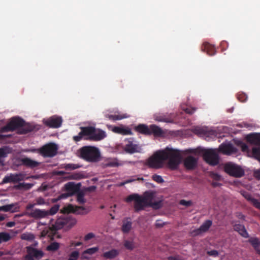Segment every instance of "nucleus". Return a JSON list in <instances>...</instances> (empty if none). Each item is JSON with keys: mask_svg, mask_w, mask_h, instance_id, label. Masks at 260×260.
<instances>
[{"mask_svg": "<svg viewBox=\"0 0 260 260\" xmlns=\"http://www.w3.org/2000/svg\"><path fill=\"white\" fill-rule=\"evenodd\" d=\"M182 159L180 151L166 147L164 150H158L149 157L146 162L150 168L158 169L163 167L164 162L168 160V165L172 170H176Z\"/></svg>", "mask_w": 260, "mask_h": 260, "instance_id": "1", "label": "nucleus"}, {"mask_svg": "<svg viewBox=\"0 0 260 260\" xmlns=\"http://www.w3.org/2000/svg\"><path fill=\"white\" fill-rule=\"evenodd\" d=\"M81 132L77 136L73 137V140L75 142H79L83 138L85 140L100 141L107 137L106 133L105 131L101 129H96L93 126H81L80 127Z\"/></svg>", "mask_w": 260, "mask_h": 260, "instance_id": "2", "label": "nucleus"}, {"mask_svg": "<svg viewBox=\"0 0 260 260\" xmlns=\"http://www.w3.org/2000/svg\"><path fill=\"white\" fill-rule=\"evenodd\" d=\"M24 121L18 117L12 118L6 125L2 127L0 129L1 133L12 132L16 129L20 128V134H25L31 131L30 128H23Z\"/></svg>", "mask_w": 260, "mask_h": 260, "instance_id": "3", "label": "nucleus"}, {"mask_svg": "<svg viewBox=\"0 0 260 260\" xmlns=\"http://www.w3.org/2000/svg\"><path fill=\"white\" fill-rule=\"evenodd\" d=\"M79 152L81 158L88 162H96L101 156L99 149L94 146H84Z\"/></svg>", "mask_w": 260, "mask_h": 260, "instance_id": "4", "label": "nucleus"}, {"mask_svg": "<svg viewBox=\"0 0 260 260\" xmlns=\"http://www.w3.org/2000/svg\"><path fill=\"white\" fill-rule=\"evenodd\" d=\"M153 196L152 193H149L146 197H142L138 194H132L128 196L126 199L127 202L134 201V209L136 212L144 209L146 205H147V200L149 199H152Z\"/></svg>", "mask_w": 260, "mask_h": 260, "instance_id": "5", "label": "nucleus"}, {"mask_svg": "<svg viewBox=\"0 0 260 260\" xmlns=\"http://www.w3.org/2000/svg\"><path fill=\"white\" fill-rule=\"evenodd\" d=\"M135 129L137 132L145 135L153 134L155 136H160L162 134L161 129L155 124H152L149 127L146 124H140L136 127Z\"/></svg>", "mask_w": 260, "mask_h": 260, "instance_id": "6", "label": "nucleus"}, {"mask_svg": "<svg viewBox=\"0 0 260 260\" xmlns=\"http://www.w3.org/2000/svg\"><path fill=\"white\" fill-rule=\"evenodd\" d=\"M57 150L58 146L56 144L49 143L37 150H34L32 151H37L44 157H52L56 155Z\"/></svg>", "mask_w": 260, "mask_h": 260, "instance_id": "7", "label": "nucleus"}, {"mask_svg": "<svg viewBox=\"0 0 260 260\" xmlns=\"http://www.w3.org/2000/svg\"><path fill=\"white\" fill-rule=\"evenodd\" d=\"M224 170L229 175L236 178H240L244 175V171L241 167L231 162L224 165Z\"/></svg>", "mask_w": 260, "mask_h": 260, "instance_id": "8", "label": "nucleus"}, {"mask_svg": "<svg viewBox=\"0 0 260 260\" xmlns=\"http://www.w3.org/2000/svg\"><path fill=\"white\" fill-rule=\"evenodd\" d=\"M204 160L210 165L214 166L219 163V156L217 152L214 149H207L204 151Z\"/></svg>", "mask_w": 260, "mask_h": 260, "instance_id": "9", "label": "nucleus"}, {"mask_svg": "<svg viewBox=\"0 0 260 260\" xmlns=\"http://www.w3.org/2000/svg\"><path fill=\"white\" fill-rule=\"evenodd\" d=\"M81 183L75 184L73 182H69L64 185L65 190L68 192L66 194H62L61 197L66 198L72 196L80 190Z\"/></svg>", "mask_w": 260, "mask_h": 260, "instance_id": "10", "label": "nucleus"}, {"mask_svg": "<svg viewBox=\"0 0 260 260\" xmlns=\"http://www.w3.org/2000/svg\"><path fill=\"white\" fill-rule=\"evenodd\" d=\"M70 220L64 215L56 219L54 224L51 226V230L55 233L58 230L62 229L65 225H68Z\"/></svg>", "mask_w": 260, "mask_h": 260, "instance_id": "11", "label": "nucleus"}, {"mask_svg": "<svg viewBox=\"0 0 260 260\" xmlns=\"http://www.w3.org/2000/svg\"><path fill=\"white\" fill-rule=\"evenodd\" d=\"M85 208L82 206H74L72 204H69L67 206L64 207L62 212L63 213H75L77 214H86L87 212H84Z\"/></svg>", "mask_w": 260, "mask_h": 260, "instance_id": "12", "label": "nucleus"}, {"mask_svg": "<svg viewBox=\"0 0 260 260\" xmlns=\"http://www.w3.org/2000/svg\"><path fill=\"white\" fill-rule=\"evenodd\" d=\"M62 122V120L61 117L55 116L43 120V123L45 125L52 128H58L60 127Z\"/></svg>", "mask_w": 260, "mask_h": 260, "instance_id": "13", "label": "nucleus"}, {"mask_svg": "<svg viewBox=\"0 0 260 260\" xmlns=\"http://www.w3.org/2000/svg\"><path fill=\"white\" fill-rule=\"evenodd\" d=\"M27 215L30 217L39 219L47 217V212L45 210L35 209L28 212Z\"/></svg>", "mask_w": 260, "mask_h": 260, "instance_id": "14", "label": "nucleus"}, {"mask_svg": "<svg viewBox=\"0 0 260 260\" xmlns=\"http://www.w3.org/2000/svg\"><path fill=\"white\" fill-rule=\"evenodd\" d=\"M219 152L226 155H230L237 151V149L231 143L222 144L218 149Z\"/></svg>", "mask_w": 260, "mask_h": 260, "instance_id": "15", "label": "nucleus"}, {"mask_svg": "<svg viewBox=\"0 0 260 260\" xmlns=\"http://www.w3.org/2000/svg\"><path fill=\"white\" fill-rule=\"evenodd\" d=\"M26 251L27 252V255H30V257L38 259L42 258L44 256V252L41 250H38L32 246L26 247Z\"/></svg>", "mask_w": 260, "mask_h": 260, "instance_id": "16", "label": "nucleus"}, {"mask_svg": "<svg viewBox=\"0 0 260 260\" xmlns=\"http://www.w3.org/2000/svg\"><path fill=\"white\" fill-rule=\"evenodd\" d=\"M212 224V221L211 220H206L199 229L193 230L192 232L195 235L201 234L203 233L207 232Z\"/></svg>", "mask_w": 260, "mask_h": 260, "instance_id": "17", "label": "nucleus"}, {"mask_svg": "<svg viewBox=\"0 0 260 260\" xmlns=\"http://www.w3.org/2000/svg\"><path fill=\"white\" fill-rule=\"evenodd\" d=\"M197 159L192 156H187L184 160V166L188 170H193L197 165Z\"/></svg>", "mask_w": 260, "mask_h": 260, "instance_id": "18", "label": "nucleus"}, {"mask_svg": "<svg viewBox=\"0 0 260 260\" xmlns=\"http://www.w3.org/2000/svg\"><path fill=\"white\" fill-rule=\"evenodd\" d=\"M247 142L251 144L260 146V134H251L247 136Z\"/></svg>", "mask_w": 260, "mask_h": 260, "instance_id": "19", "label": "nucleus"}, {"mask_svg": "<svg viewBox=\"0 0 260 260\" xmlns=\"http://www.w3.org/2000/svg\"><path fill=\"white\" fill-rule=\"evenodd\" d=\"M21 165L26 167L34 168L38 167L40 165V162L31 159L28 157L22 158L20 159Z\"/></svg>", "mask_w": 260, "mask_h": 260, "instance_id": "20", "label": "nucleus"}, {"mask_svg": "<svg viewBox=\"0 0 260 260\" xmlns=\"http://www.w3.org/2000/svg\"><path fill=\"white\" fill-rule=\"evenodd\" d=\"M202 50L206 52L209 55H214L216 54L215 47L209 43H204L202 46Z\"/></svg>", "mask_w": 260, "mask_h": 260, "instance_id": "21", "label": "nucleus"}, {"mask_svg": "<svg viewBox=\"0 0 260 260\" xmlns=\"http://www.w3.org/2000/svg\"><path fill=\"white\" fill-rule=\"evenodd\" d=\"M196 134L199 135L209 136L214 134V132L212 130H209L207 127H197L194 129Z\"/></svg>", "mask_w": 260, "mask_h": 260, "instance_id": "22", "label": "nucleus"}, {"mask_svg": "<svg viewBox=\"0 0 260 260\" xmlns=\"http://www.w3.org/2000/svg\"><path fill=\"white\" fill-rule=\"evenodd\" d=\"M119 254V251L115 249H112L111 250L104 252L102 256L107 259H111L116 257Z\"/></svg>", "mask_w": 260, "mask_h": 260, "instance_id": "23", "label": "nucleus"}, {"mask_svg": "<svg viewBox=\"0 0 260 260\" xmlns=\"http://www.w3.org/2000/svg\"><path fill=\"white\" fill-rule=\"evenodd\" d=\"M138 145L134 144L132 142H128V144H126L124 148V151L130 154L138 152Z\"/></svg>", "mask_w": 260, "mask_h": 260, "instance_id": "24", "label": "nucleus"}, {"mask_svg": "<svg viewBox=\"0 0 260 260\" xmlns=\"http://www.w3.org/2000/svg\"><path fill=\"white\" fill-rule=\"evenodd\" d=\"M234 230L238 232L242 237L248 238L249 235L245 226L240 224H236L234 226Z\"/></svg>", "mask_w": 260, "mask_h": 260, "instance_id": "25", "label": "nucleus"}, {"mask_svg": "<svg viewBox=\"0 0 260 260\" xmlns=\"http://www.w3.org/2000/svg\"><path fill=\"white\" fill-rule=\"evenodd\" d=\"M155 119L159 122H165L167 123H173V119L170 116H167L164 114L156 115Z\"/></svg>", "mask_w": 260, "mask_h": 260, "instance_id": "26", "label": "nucleus"}, {"mask_svg": "<svg viewBox=\"0 0 260 260\" xmlns=\"http://www.w3.org/2000/svg\"><path fill=\"white\" fill-rule=\"evenodd\" d=\"M153 198V196H152V199H149L147 200V205L155 209H158L160 208L162 205V202L161 201L153 202L152 201Z\"/></svg>", "mask_w": 260, "mask_h": 260, "instance_id": "27", "label": "nucleus"}, {"mask_svg": "<svg viewBox=\"0 0 260 260\" xmlns=\"http://www.w3.org/2000/svg\"><path fill=\"white\" fill-rule=\"evenodd\" d=\"M113 131L116 133L124 135H132V134L130 129L124 128L118 126H115L113 129Z\"/></svg>", "mask_w": 260, "mask_h": 260, "instance_id": "28", "label": "nucleus"}, {"mask_svg": "<svg viewBox=\"0 0 260 260\" xmlns=\"http://www.w3.org/2000/svg\"><path fill=\"white\" fill-rule=\"evenodd\" d=\"M132 223L131 221L123 220L121 227L122 231L124 233H128L132 229Z\"/></svg>", "mask_w": 260, "mask_h": 260, "instance_id": "29", "label": "nucleus"}, {"mask_svg": "<svg viewBox=\"0 0 260 260\" xmlns=\"http://www.w3.org/2000/svg\"><path fill=\"white\" fill-rule=\"evenodd\" d=\"M121 165L116 158L109 159L106 161L105 166L107 167H116Z\"/></svg>", "mask_w": 260, "mask_h": 260, "instance_id": "30", "label": "nucleus"}, {"mask_svg": "<svg viewBox=\"0 0 260 260\" xmlns=\"http://www.w3.org/2000/svg\"><path fill=\"white\" fill-rule=\"evenodd\" d=\"M250 243L256 250V252L258 253L259 247H260V241L257 238H252L249 240Z\"/></svg>", "mask_w": 260, "mask_h": 260, "instance_id": "31", "label": "nucleus"}, {"mask_svg": "<svg viewBox=\"0 0 260 260\" xmlns=\"http://www.w3.org/2000/svg\"><path fill=\"white\" fill-rule=\"evenodd\" d=\"M12 238L10 234L7 232L0 233V244L3 242H7Z\"/></svg>", "mask_w": 260, "mask_h": 260, "instance_id": "32", "label": "nucleus"}, {"mask_svg": "<svg viewBox=\"0 0 260 260\" xmlns=\"http://www.w3.org/2000/svg\"><path fill=\"white\" fill-rule=\"evenodd\" d=\"M59 248V244L56 242L51 243L46 247V250L48 251L54 252L58 250Z\"/></svg>", "mask_w": 260, "mask_h": 260, "instance_id": "33", "label": "nucleus"}, {"mask_svg": "<svg viewBox=\"0 0 260 260\" xmlns=\"http://www.w3.org/2000/svg\"><path fill=\"white\" fill-rule=\"evenodd\" d=\"M34 186L33 184L28 183H19L18 185L15 186V188L17 189H25L26 190L29 189Z\"/></svg>", "mask_w": 260, "mask_h": 260, "instance_id": "34", "label": "nucleus"}, {"mask_svg": "<svg viewBox=\"0 0 260 260\" xmlns=\"http://www.w3.org/2000/svg\"><path fill=\"white\" fill-rule=\"evenodd\" d=\"M56 233H54L51 230V226L48 228H45L44 230H43L41 232V236L42 237H45L46 236H48L49 237H51L52 238V237L55 235Z\"/></svg>", "mask_w": 260, "mask_h": 260, "instance_id": "35", "label": "nucleus"}, {"mask_svg": "<svg viewBox=\"0 0 260 260\" xmlns=\"http://www.w3.org/2000/svg\"><path fill=\"white\" fill-rule=\"evenodd\" d=\"M245 198L247 200L250 201L254 207L260 209V202H259L257 199L253 198L249 194H247Z\"/></svg>", "mask_w": 260, "mask_h": 260, "instance_id": "36", "label": "nucleus"}, {"mask_svg": "<svg viewBox=\"0 0 260 260\" xmlns=\"http://www.w3.org/2000/svg\"><path fill=\"white\" fill-rule=\"evenodd\" d=\"M123 246L127 250H133L135 248V243L133 241L125 240L123 241Z\"/></svg>", "mask_w": 260, "mask_h": 260, "instance_id": "37", "label": "nucleus"}, {"mask_svg": "<svg viewBox=\"0 0 260 260\" xmlns=\"http://www.w3.org/2000/svg\"><path fill=\"white\" fill-rule=\"evenodd\" d=\"M12 177L13 183H17L23 180V176L22 174H11Z\"/></svg>", "mask_w": 260, "mask_h": 260, "instance_id": "38", "label": "nucleus"}, {"mask_svg": "<svg viewBox=\"0 0 260 260\" xmlns=\"http://www.w3.org/2000/svg\"><path fill=\"white\" fill-rule=\"evenodd\" d=\"M9 151L7 147H2L0 148V164L3 162L2 158L7 157Z\"/></svg>", "mask_w": 260, "mask_h": 260, "instance_id": "39", "label": "nucleus"}, {"mask_svg": "<svg viewBox=\"0 0 260 260\" xmlns=\"http://www.w3.org/2000/svg\"><path fill=\"white\" fill-rule=\"evenodd\" d=\"M77 194V200L80 204H84L85 202L84 199V193L83 191H79L76 192Z\"/></svg>", "mask_w": 260, "mask_h": 260, "instance_id": "40", "label": "nucleus"}, {"mask_svg": "<svg viewBox=\"0 0 260 260\" xmlns=\"http://www.w3.org/2000/svg\"><path fill=\"white\" fill-rule=\"evenodd\" d=\"M106 117L108 118L109 119L116 121L118 120H121L122 119H123L124 118H126V116H122L121 115H106Z\"/></svg>", "mask_w": 260, "mask_h": 260, "instance_id": "41", "label": "nucleus"}, {"mask_svg": "<svg viewBox=\"0 0 260 260\" xmlns=\"http://www.w3.org/2000/svg\"><path fill=\"white\" fill-rule=\"evenodd\" d=\"M59 206L55 205L52 207L49 210H46L47 212V216L49 215H53L57 213L59 210Z\"/></svg>", "mask_w": 260, "mask_h": 260, "instance_id": "42", "label": "nucleus"}, {"mask_svg": "<svg viewBox=\"0 0 260 260\" xmlns=\"http://www.w3.org/2000/svg\"><path fill=\"white\" fill-rule=\"evenodd\" d=\"M252 153L253 156L260 161V148L259 147H253L252 149Z\"/></svg>", "mask_w": 260, "mask_h": 260, "instance_id": "43", "label": "nucleus"}, {"mask_svg": "<svg viewBox=\"0 0 260 260\" xmlns=\"http://www.w3.org/2000/svg\"><path fill=\"white\" fill-rule=\"evenodd\" d=\"M99 250L98 247H94L89 248L84 251V253L88 254L89 255L93 254Z\"/></svg>", "mask_w": 260, "mask_h": 260, "instance_id": "44", "label": "nucleus"}, {"mask_svg": "<svg viewBox=\"0 0 260 260\" xmlns=\"http://www.w3.org/2000/svg\"><path fill=\"white\" fill-rule=\"evenodd\" d=\"M79 256V252L78 251H74L71 253L68 260H77Z\"/></svg>", "mask_w": 260, "mask_h": 260, "instance_id": "45", "label": "nucleus"}, {"mask_svg": "<svg viewBox=\"0 0 260 260\" xmlns=\"http://www.w3.org/2000/svg\"><path fill=\"white\" fill-rule=\"evenodd\" d=\"M237 99L241 102H245L247 99V95L244 93H238L237 94Z\"/></svg>", "mask_w": 260, "mask_h": 260, "instance_id": "46", "label": "nucleus"}, {"mask_svg": "<svg viewBox=\"0 0 260 260\" xmlns=\"http://www.w3.org/2000/svg\"><path fill=\"white\" fill-rule=\"evenodd\" d=\"M14 207L13 204L6 205L0 207V211H3L5 212H8L11 211Z\"/></svg>", "mask_w": 260, "mask_h": 260, "instance_id": "47", "label": "nucleus"}, {"mask_svg": "<svg viewBox=\"0 0 260 260\" xmlns=\"http://www.w3.org/2000/svg\"><path fill=\"white\" fill-rule=\"evenodd\" d=\"M152 178L154 181L159 183H163L164 182V180L162 177L157 174L153 175Z\"/></svg>", "mask_w": 260, "mask_h": 260, "instance_id": "48", "label": "nucleus"}, {"mask_svg": "<svg viewBox=\"0 0 260 260\" xmlns=\"http://www.w3.org/2000/svg\"><path fill=\"white\" fill-rule=\"evenodd\" d=\"M21 238L22 239L30 241L34 238V236L31 234H23Z\"/></svg>", "mask_w": 260, "mask_h": 260, "instance_id": "49", "label": "nucleus"}, {"mask_svg": "<svg viewBox=\"0 0 260 260\" xmlns=\"http://www.w3.org/2000/svg\"><path fill=\"white\" fill-rule=\"evenodd\" d=\"M10 182H13L12 177L11 174L10 175L5 176L2 181L3 184H5Z\"/></svg>", "mask_w": 260, "mask_h": 260, "instance_id": "50", "label": "nucleus"}, {"mask_svg": "<svg viewBox=\"0 0 260 260\" xmlns=\"http://www.w3.org/2000/svg\"><path fill=\"white\" fill-rule=\"evenodd\" d=\"M180 204L186 207H189L192 205V202L191 201H186L184 200H181L179 202Z\"/></svg>", "mask_w": 260, "mask_h": 260, "instance_id": "51", "label": "nucleus"}, {"mask_svg": "<svg viewBox=\"0 0 260 260\" xmlns=\"http://www.w3.org/2000/svg\"><path fill=\"white\" fill-rule=\"evenodd\" d=\"M183 110L187 114H192L195 112L196 109L189 107L186 108Z\"/></svg>", "mask_w": 260, "mask_h": 260, "instance_id": "52", "label": "nucleus"}, {"mask_svg": "<svg viewBox=\"0 0 260 260\" xmlns=\"http://www.w3.org/2000/svg\"><path fill=\"white\" fill-rule=\"evenodd\" d=\"M207 254L209 256H212L214 257H216L218 255L219 253L216 250H212L211 251H208L207 252Z\"/></svg>", "mask_w": 260, "mask_h": 260, "instance_id": "53", "label": "nucleus"}, {"mask_svg": "<svg viewBox=\"0 0 260 260\" xmlns=\"http://www.w3.org/2000/svg\"><path fill=\"white\" fill-rule=\"evenodd\" d=\"M136 180L143 181L144 180V178H142V177H138V178H137L136 179H128V180H125L123 183H122V184L124 185L125 184H127V183H128L132 182L135 181Z\"/></svg>", "mask_w": 260, "mask_h": 260, "instance_id": "54", "label": "nucleus"}, {"mask_svg": "<svg viewBox=\"0 0 260 260\" xmlns=\"http://www.w3.org/2000/svg\"><path fill=\"white\" fill-rule=\"evenodd\" d=\"M36 205H44L45 204V200L42 197L38 198L36 200Z\"/></svg>", "mask_w": 260, "mask_h": 260, "instance_id": "55", "label": "nucleus"}, {"mask_svg": "<svg viewBox=\"0 0 260 260\" xmlns=\"http://www.w3.org/2000/svg\"><path fill=\"white\" fill-rule=\"evenodd\" d=\"M95 236L94 234L92 233H89L85 235L84 237V240L85 241H88L90 239L94 238Z\"/></svg>", "mask_w": 260, "mask_h": 260, "instance_id": "56", "label": "nucleus"}, {"mask_svg": "<svg viewBox=\"0 0 260 260\" xmlns=\"http://www.w3.org/2000/svg\"><path fill=\"white\" fill-rule=\"evenodd\" d=\"M81 175L77 173L73 174L70 176V179H72L79 180L81 179Z\"/></svg>", "mask_w": 260, "mask_h": 260, "instance_id": "57", "label": "nucleus"}, {"mask_svg": "<svg viewBox=\"0 0 260 260\" xmlns=\"http://www.w3.org/2000/svg\"><path fill=\"white\" fill-rule=\"evenodd\" d=\"M83 244L82 242H75V241H72L70 243V247L72 246H79Z\"/></svg>", "mask_w": 260, "mask_h": 260, "instance_id": "58", "label": "nucleus"}, {"mask_svg": "<svg viewBox=\"0 0 260 260\" xmlns=\"http://www.w3.org/2000/svg\"><path fill=\"white\" fill-rule=\"evenodd\" d=\"M212 177L216 181L219 180L221 178L220 175L216 173H213L212 175Z\"/></svg>", "mask_w": 260, "mask_h": 260, "instance_id": "59", "label": "nucleus"}, {"mask_svg": "<svg viewBox=\"0 0 260 260\" xmlns=\"http://www.w3.org/2000/svg\"><path fill=\"white\" fill-rule=\"evenodd\" d=\"M66 168L67 169H70L71 170H74V169H77L78 167L76 166V165H74V164H68L67 165Z\"/></svg>", "mask_w": 260, "mask_h": 260, "instance_id": "60", "label": "nucleus"}, {"mask_svg": "<svg viewBox=\"0 0 260 260\" xmlns=\"http://www.w3.org/2000/svg\"><path fill=\"white\" fill-rule=\"evenodd\" d=\"M35 205H36V203L35 204H29L26 206V209L27 210L31 211V210H33L32 208H34Z\"/></svg>", "mask_w": 260, "mask_h": 260, "instance_id": "61", "label": "nucleus"}, {"mask_svg": "<svg viewBox=\"0 0 260 260\" xmlns=\"http://www.w3.org/2000/svg\"><path fill=\"white\" fill-rule=\"evenodd\" d=\"M240 125H241V127L244 126V127H245L247 128L252 126L251 124H248V123H245V122L242 123L241 124H240Z\"/></svg>", "mask_w": 260, "mask_h": 260, "instance_id": "62", "label": "nucleus"}, {"mask_svg": "<svg viewBox=\"0 0 260 260\" xmlns=\"http://www.w3.org/2000/svg\"><path fill=\"white\" fill-rule=\"evenodd\" d=\"M15 225V223L14 221H10L7 223L6 225L8 227H13Z\"/></svg>", "mask_w": 260, "mask_h": 260, "instance_id": "63", "label": "nucleus"}, {"mask_svg": "<svg viewBox=\"0 0 260 260\" xmlns=\"http://www.w3.org/2000/svg\"><path fill=\"white\" fill-rule=\"evenodd\" d=\"M86 254V253H84L83 251L81 256L82 260L88 259L89 258V257L87 256Z\"/></svg>", "mask_w": 260, "mask_h": 260, "instance_id": "64", "label": "nucleus"}]
</instances>
